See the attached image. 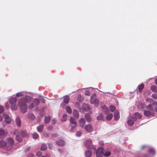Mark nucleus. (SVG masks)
Segmentation results:
<instances>
[{
	"label": "nucleus",
	"instance_id": "f257e3e1",
	"mask_svg": "<svg viewBox=\"0 0 157 157\" xmlns=\"http://www.w3.org/2000/svg\"><path fill=\"white\" fill-rule=\"evenodd\" d=\"M5 149L7 150H10L13 147L14 144L13 140L12 138H8L6 141Z\"/></svg>",
	"mask_w": 157,
	"mask_h": 157
},
{
	"label": "nucleus",
	"instance_id": "f03ea898",
	"mask_svg": "<svg viewBox=\"0 0 157 157\" xmlns=\"http://www.w3.org/2000/svg\"><path fill=\"white\" fill-rule=\"evenodd\" d=\"M18 105L20 107L21 111L23 113L26 112L27 109V106L26 103L22 102V100H19L18 102Z\"/></svg>",
	"mask_w": 157,
	"mask_h": 157
},
{
	"label": "nucleus",
	"instance_id": "7ed1b4c3",
	"mask_svg": "<svg viewBox=\"0 0 157 157\" xmlns=\"http://www.w3.org/2000/svg\"><path fill=\"white\" fill-rule=\"evenodd\" d=\"M96 94H93L90 99V103L91 104H94L95 106H98L99 105V100L96 98Z\"/></svg>",
	"mask_w": 157,
	"mask_h": 157
},
{
	"label": "nucleus",
	"instance_id": "20e7f679",
	"mask_svg": "<svg viewBox=\"0 0 157 157\" xmlns=\"http://www.w3.org/2000/svg\"><path fill=\"white\" fill-rule=\"evenodd\" d=\"M70 123L71 128V130L73 131L75 128L77 127V122L75 120L73 117H71L70 118Z\"/></svg>",
	"mask_w": 157,
	"mask_h": 157
},
{
	"label": "nucleus",
	"instance_id": "39448f33",
	"mask_svg": "<svg viewBox=\"0 0 157 157\" xmlns=\"http://www.w3.org/2000/svg\"><path fill=\"white\" fill-rule=\"evenodd\" d=\"M92 140L91 139L86 140L85 142V145L89 149H93L94 150H96L94 147L92 145Z\"/></svg>",
	"mask_w": 157,
	"mask_h": 157
},
{
	"label": "nucleus",
	"instance_id": "423d86ee",
	"mask_svg": "<svg viewBox=\"0 0 157 157\" xmlns=\"http://www.w3.org/2000/svg\"><path fill=\"white\" fill-rule=\"evenodd\" d=\"M104 152H105V150L103 149V147H101L98 148L96 152L97 157H101L103 155Z\"/></svg>",
	"mask_w": 157,
	"mask_h": 157
},
{
	"label": "nucleus",
	"instance_id": "0eeeda50",
	"mask_svg": "<svg viewBox=\"0 0 157 157\" xmlns=\"http://www.w3.org/2000/svg\"><path fill=\"white\" fill-rule=\"evenodd\" d=\"M129 119L127 121V123L129 126H132L133 125L134 121H136V118L134 117L130 116L128 118Z\"/></svg>",
	"mask_w": 157,
	"mask_h": 157
},
{
	"label": "nucleus",
	"instance_id": "6e6552de",
	"mask_svg": "<svg viewBox=\"0 0 157 157\" xmlns=\"http://www.w3.org/2000/svg\"><path fill=\"white\" fill-rule=\"evenodd\" d=\"M144 114L145 116L149 117L150 116H154L155 112L153 111H151L150 110H145L144 111Z\"/></svg>",
	"mask_w": 157,
	"mask_h": 157
},
{
	"label": "nucleus",
	"instance_id": "1a4fd4ad",
	"mask_svg": "<svg viewBox=\"0 0 157 157\" xmlns=\"http://www.w3.org/2000/svg\"><path fill=\"white\" fill-rule=\"evenodd\" d=\"M3 116L5 118V122L8 124H10L12 121L11 117L5 113H3Z\"/></svg>",
	"mask_w": 157,
	"mask_h": 157
},
{
	"label": "nucleus",
	"instance_id": "9d476101",
	"mask_svg": "<svg viewBox=\"0 0 157 157\" xmlns=\"http://www.w3.org/2000/svg\"><path fill=\"white\" fill-rule=\"evenodd\" d=\"M146 108L151 111H153L154 112V111H155L157 112V107H153L152 105L151 104H149L146 106Z\"/></svg>",
	"mask_w": 157,
	"mask_h": 157
},
{
	"label": "nucleus",
	"instance_id": "9b49d317",
	"mask_svg": "<svg viewBox=\"0 0 157 157\" xmlns=\"http://www.w3.org/2000/svg\"><path fill=\"white\" fill-rule=\"evenodd\" d=\"M20 100H22V102H24L26 104V103L29 102L31 101V98L29 96H26L25 98H22Z\"/></svg>",
	"mask_w": 157,
	"mask_h": 157
},
{
	"label": "nucleus",
	"instance_id": "f8f14e48",
	"mask_svg": "<svg viewBox=\"0 0 157 157\" xmlns=\"http://www.w3.org/2000/svg\"><path fill=\"white\" fill-rule=\"evenodd\" d=\"M85 130L88 132H90L92 131V127L91 125L90 124H88L86 125L85 127Z\"/></svg>",
	"mask_w": 157,
	"mask_h": 157
},
{
	"label": "nucleus",
	"instance_id": "ddd939ff",
	"mask_svg": "<svg viewBox=\"0 0 157 157\" xmlns=\"http://www.w3.org/2000/svg\"><path fill=\"white\" fill-rule=\"evenodd\" d=\"M85 123L86 121L85 119L84 118H82L79 121L80 126L82 127V128H83L84 125L85 124Z\"/></svg>",
	"mask_w": 157,
	"mask_h": 157
},
{
	"label": "nucleus",
	"instance_id": "4468645a",
	"mask_svg": "<svg viewBox=\"0 0 157 157\" xmlns=\"http://www.w3.org/2000/svg\"><path fill=\"white\" fill-rule=\"evenodd\" d=\"M85 117L88 122H90L91 120V118L90 117V115L88 113H86L85 115Z\"/></svg>",
	"mask_w": 157,
	"mask_h": 157
},
{
	"label": "nucleus",
	"instance_id": "2eb2a0df",
	"mask_svg": "<svg viewBox=\"0 0 157 157\" xmlns=\"http://www.w3.org/2000/svg\"><path fill=\"white\" fill-rule=\"evenodd\" d=\"M73 116L76 118H78L79 117V114L78 111L76 109H74L73 112Z\"/></svg>",
	"mask_w": 157,
	"mask_h": 157
},
{
	"label": "nucleus",
	"instance_id": "dca6fc26",
	"mask_svg": "<svg viewBox=\"0 0 157 157\" xmlns=\"http://www.w3.org/2000/svg\"><path fill=\"white\" fill-rule=\"evenodd\" d=\"M114 115L115 120H117L119 119V114L118 111H115L114 113Z\"/></svg>",
	"mask_w": 157,
	"mask_h": 157
},
{
	"label": "nucleus",
	"instance_id": "f3484780",
	"mask_svg": "<svg viewBox=\"0 0 157 157\" xmlns=\"http://www.w3.org/2000/svg\"><path fill=\"white\" fill-rule=\"evenodd\" d=\"M16 122L17 125L18 127H20L21 126V122L20 117H17L16 119Z\"/></svg>",
	"mask_w": 157,
	"mask_h": 157
},
{
	"label": "nucleus",
	"instance_id": "a211bd4d",
	"mask_svg": "<svg viewBox=\"0 0 157 157\" xmlns=\"http://www.w3.org/2000/svg\"><path fill=\"white\" fill-rule=\"evenodd\" d=\"M44 125H40L38 126L37 128V131L40 132H42L44 129Z\"/></svg>",
	"mask_w": 157,
	"mask_h": 157
},
{
	"label": "nucleus",
	"instance_id": "6ab92c4d",
	"mask_svg": "<svg viewBox=\"0 0 157 157\" xmlns=\"http://www.w3.org/2000/svg\"><path fill=\"white\" fill-rule=\"evenodd\" d=\"M56 144L59 146H63L64 144V142L62 140H59L56 142Z\"/></svg>",
	"mask_w": 157,
	"mask_h": 157
},
{
	"label": "nucleus",
	"instance_id": "aec40b11",
	"mask_svg": "<svg viewBox=\"0 0 157 157\" xmlns=\"http://www.w3.org/2000/svg\"><path fill=\"white\" fill-rule=\"evenodd\" d=\"M144 87V84L142 83L141 84L139 85L138 86V90L139 92L141 93L142 91V90L143 89Z\"/></svg>",
	"mask_w": 157,
	"mask_h": 157
},
{
	"label": "nucleus",
	"instance_id": "412c9836",
	"mask_svg": "<svg viewBox=\"0 0 157 157\" xmlns=\"http://www.w3.org/2000/svg\"><path fill=\"white\" fill-rule=\"evenodd\" d=\"M17 99L16 98H12L10 99L9 103L11 104H13L16 102Z\"/></svg>",
	"mask_w": 157,
	"mask_h": 157
},
{
	"label": "nucleus",
	"instance_id": "4be33fe9",
	"mask_svg": "<svg viewBox=\"0 0 157 157\" xmlns=\"http://www.w3.org/2000/svg\"><path fill=\"white\" fill-rule=\"evenodd\" d=\"M6 141L2 140L0 141V147H4L6 148Z\"/></svg>",
	"mask_w": 157,
	"mask_h": 157
},
{
	"label": "nucleus",
	"instance_id": "5701e85b",
	"mask_svg": "<svg viewBox=\"0 0 157 157\" xmlns=\"http://www.w3.org/2000/svg\"><path fill=\"white\" fill-rule=\"evenodd\" d=\"M70 100V98L68 96H66L63 98V101L66 104H67Z\"/></svg>",
	"mask_w": 157,
	"mask_h": 157
},
{
	"label": "nucleus",
	"instance_id": "b1692460",
	"mask_svg": "<svg viewBox=\"0 0 157 157\" xmlns=\"http://www.w3.org/2000/svg\"><path fill=\"white\" fill-rule=\"evenodd\" d=\"M102 108L103 109V111L105 114H107L109 113V109L105 105H104L102 106Z\"/></svg>",
	"mask_w": 157,
	"mask_h": 157
},
{
	"label": "nucleus",
	"instance_id": "393cba45",
	"mask_svg": "<svg viewBox=\"0 0 157 157\" xmlns=\"http://www.w3.org/2000/svg\"><path fill=\"white\" fill-rule=\"evenodd\" d=\"M113 117V114L112 113H110L106 116V119L108 121H109Z\"/></svg>",
	"mask_w": 157,
	"mask_h": 157
},
{
	"label": "nucleus",
	"instance_id": "a878e982",
	"mask_svg": "<svg viewBox=\"0 0 157 157\" xmlns=\"http://www.w3.org/2000/svg\"><path fill=\"white\" fill-rule=\"evenodd\" d=\"M50 117L49 116H45L44 118V123L45 124L48 123L50 121Z\"/></svg>",
	"mask_w": 157,
	"mask_h": 157
},
{
	"label": "nucleus",
	"instance_id": "bb28decb",
	"mask_svg": "<svg viewBox=\"0 0 157 157\" xmlns=\"http://www.w3.org/2000/svg\"><path fill=\"white\" fill-rule=\"evenodd\" d=\"M7 133L2 128H0V136H2L6 135Z\"/></svg>",
	"mask_w": 157,
	"mask_h": 157
},
{
	"label": "nucleus",
	"instance_id": "cd10ccee",
	"mask_svg": "<svg viewBox=\"0 0 157 157\" xmlns=\"http://www.w3.org/2000/svg\"><path fill=\"white\" fill-rule=\"evenodd\" d=\"M151 90L154 92H157V87L155 86L152 85L151 87Z\"/></svg>",
	"mask_w": 157,
	"mask_h": 157
},
{
	"label": "nucleus",
	"instance_id": "c85d7f7f",
	"mask_svg": "<svg viewBox=\"0 0 157 157\" xmlns=\"http://www.w3.org/2000/svg\"><path fill=\"white\" fill-rule=\"evenodd\" d=\"M40 102V101L39 99L37 98H35L33 102V103H34L35 105L36 106H37L39 104Z\"/></svg>",
	"mask_w": 157,
	"mask_h": 157
},
{
	"label": "nucleus",
	"instance_id": "c756f323",
	"mask_svg": "<svg viewBox=\"0 0 157 157\" xmlns=\"http://www.w3.org/2000/svg\"><path fill=\"white\" fill-rule=\"evenodd\" d=\"M85 155L86 157H90L92 155V153L90 151H86Z\"/></svg>",
	"mask_w": 157,
	"mask_h": 157
},
{
	"label": "nucleus",
	"instance_id": "7c9ffc66",
	"mask_svg": "<svg viewBox=\"0 0 157 157\" xmlns=\"http://www.w3.org/2000/svg\"><path fill=\"white\" fill-rule=\"evenodd\" d=\"M111 155V153L109 151H106L105 150V152L103 153V155L105 157H108Z\"/></svg>",
	"mask_w": 157,
	"mask_h": 157
},
{
	"label": "nucleus",
	"instance_id": "2f4dec72",
	"mask_svg": "<svg viewBox=\"0 0 157 157\" xmlns=\"http://www.w3.org/2000/svg\"><path fill=\"white\" fill-rule=\"evenodd\" d=\"M47 148V146L45 144H43L41 148V150L42 151L45 150Z\"/></svg>",
	"mask_w": 157,
	"mask_h": 157
},
{
	"label": "nucleus",
	"instance_id": "473e14b6",
	"mask_svg": "<svg viewBox=\"0 0 157 157\" xmlns=\"http://www.w3.org/2000/svg\"><path fill=\"white\" fill-rule=\"evenodd\" d=\"M21 136L23 137H25L27 136V133L25 131H22L20 133Z\"/></svg>",
	"mask_w": 157,
	"mask_h": 157
},
{
	"label": "nucleus",
	"instance_id": "72a5a7b5",
	"mask_svg": "<svg viewBox=\"0 0 157 157\" xmlns=\"http://www.w3.org/2000/svg\"><path fill=\"white\" fill-rule=\"evenodd\" d=\"M28 117L30 119H33L35 118V116L32 113H29L28 114Z\"/></svg>",
	"mask_w": 157,
	"mask_h": 157
},
{
	"label": "nucleus",
	"instance_id": "f704fd0d",
	"mask_svg": "<svg viewBox=\"0 0 157 157\" xmlns=\"http://www.w3.org/2000/svg\"><path fill=\"white\" fill-rule=\"evenodd\" d=\"M66 110L67 112L69 114H71V113L72 110L70 106H67L66 107Z\"/></svg>",
	"mask_w": 157,
	"mask_h": 157
},
{
	"label": "nucleus",
	"instance_id": "c9c22d12",
	"mask_svg": "<svg viewBox=\"0 0 157 157\" xmlns=\"http://www.w3.org/2000/svg\"><path fill=\"white\" fill-rule=\"evenodd\" d=\"M83 107L84 108V109L86 111H87L90 108L89 106L88 105L86 104H84L83 105Z\"/></svg>",
	"mask_w": 157,
	"mask_h": 157
},
{
	"label": "nucleus",
	"instance_id": "e433bc0d",
	"mask_svg": "<svg viewBox=\"0 0 157 157\" xmlns=\"http://www.w3.org/2000/svg\"><path fill=\"white\" fill-rule=\"evenodd\" d=\"M103 118V114L102 113H100L99 115L97 117V119L98 120H102Z\"/></svg>",
	"mask_w": 157,
	"mask_h": 157
},
{
	"label": "nucleus",
	"instance_id": "4c0bfd02",
	"mask_svg": "<svg viewBox=\"0 0 157 157\" xmlns=\"http://www.w3.org/2000/svg\"><path fill=\"white\" fill-rule=\"evenodd\" d=\"M134 115L137 117L141 119L142 118V116L138 112H136L134 113Z\"/></svg>",
	"mask_w": 157,
	"mask_h": 157
},
{
	"label": "nucleus",
	"instance_id": "58836bf2",
	"mask_svg": "<svg viewBox=\"0 0 157 157\" xmlns=\"http://www.w3.org/2000/svg\"><path fill=\"white\" fill-rule=\"evenodd\" d=\"M16 140L18 141V142H20L22 141V139L20 136L17 135L16 136Z\"/></svg>",
	"mask_w": 157,
	"mask_h": 157
},
{
	"label": "nucleus",
	"instance_id": "ea45409f",
	"mask_svg": "<svg viewBox=\"0 0 157 157\" xmlns=\"http://www.w3.org/2000/svg\"><path fill=\"white\" fill-rule=\"evenodd\" d=\"M33 136L34 139H36L38 137L39 135L37 133L34 132L33 135Z\"/></svg>",
	"mask_w": 157,
	"mask_h": 157
},
{
	"label": "nucleus",
	"instance_id": "a19ab883",
	"mask_svg": "<svg viewBox=\"0 0 157 157\" xmlns=\"http://www.w3.org/2000/svg\"><path fill=\"white\" fill-rule=\"evenodd\" d=\"M109 109L111 112H113L115 109V107L113 105H111L109 106Z\"/></svg>",
	"mask_w": 157,
	"mask_h": 157
},
{
	"label": "nucleus",
	"instance_id": "79ce46f5",
	"mask_svg": "<svg viewBox=\"0 0 157 157\" xmlns=\"http://www.w3.org/2000/svg\"><path fill=\"white\" fill-rule=\"evenodd\" d=\"M36 106V105H35L34 104V103L33 102L29 106V108L30 109H31L33 108L34 107Z\"/></svg>",
	"mask_w": 157,
	"mask_h": 157
},
{
	"label": "nucleus",
	"instance_id": "37998d69",
	"mask_svg": "<svg viewBox=\"0 0 157 157\" xmlns=\"http://www.w3.org/2000/svg\"><path fill=\"white\" fill-rule=\"evenodd\" d=\"M149 152L153 153V154H155V150L152 148H151L149 150Z\"/></svg>",
	"mask_w": 157,
	"mask_h": 157
},
{
	"label": "nucleus",
	"instance_id": "c03bdc74",
	"mask_svg": "<svg viewBox=\"0 0 157 157\" xmlns=\"http://www.w3.org/2000/svg\"><path fill=\"white\" fill-rule=\"evenodd\" d=\"M16 96L17 97H21L23 96L22 92L18 93L16 94Z\"/></svg>",
	"mask_w": 157,
	"mask_h": 157
},
{
	"label": "nucleus",
	"instance_id": "a18cd8bd",
	"mask_svg": "<svg viewBox=\"0 0 157 157\" xmlns=\"http://www.w3.org/2000/svg\"><path fill=\"white\" fill-rule=\"evenodd\" d=\"M152 97L155 99H157V94H153L152 95Z\"/></svg>",
	"mask_w": 157,
	"mask_h": 157
},
{
	"label": "nucleus",
	"instance_id": "49530a36",
	"mask_svg": "<svg viewBox=\"0 0 157 157\" xmlns=\"http://www.w3.org/2000/svg\"><path fill=\"white\" fill-rule=\"evenodd\" d=\"M67 117V115L66 114H64L63 115L62 120L65 121L66 120Z\"/></svg>",
	"mask_w": 157,
	"mask_h": 157
},
{
	"label": "nucleus",
	"instance_id": "de8ad7c7",
	"mask_svg": "<svg viewBox=\"0 0 157 157\" xmlns=\"http://www.w3.org/2000/svg\"><path fill=\"white\" fill-rule=\"evenodd\" d=\"M4 110V109L3 106H0V113H2Z\"/></svg>",
	"mask_w": 157,
	"mask_h": 157
},
{
	"label": "nucleus",
	"instance_id": "09e8293b",
	"mask_svg": "<svg viewBox=\"0 0 157 157\" xmlns=\"http://www.w3.org/2000/svg\"><path fill=\"white\" fill-rule=\"evenodd\" d=\"M17 108L16 105H12L11 106V109L13 110H16Z\"/></svg>",
	"mask_w": 157,
	"mask_h": 157
},
{
	"label": "nucleus",
	"instance_id": "8fccbe9b",
	"mask_svg": "<svg viewBox=\"0 0 157 157\" xmlns=\"http://www.w3.org/2000/svg\"><path fill=\"white\" fill-rule=\"evenodd\" d=\"M53 129V127L51 125H49L47 127V129L49 130H52Z\"/></svg>",
	"mask_w": 157,
	"mask_h": 157
},
{
	"label": "nucleus",
	"instance_id": "3c124183",
	"mask_svg": "<svg viewBox=\"0 0 157 157\" xmlns=\"http://www.w3.org/2000/svg\"><path fill=\"white\" fill-rule=\"evenodd\" d=\"M82 134V133L80 132H78L76 134V135L77 136H80Z\"/></svg>",
	"mask_w": 157,
	"mask_h": 157
},
{
	"label": "nucleus",
	"instance_id": "603ef678",
	"mask_svg": "<svg viewBox=\"0 0 157 157\" xmlns=\"http://www.w3.org/2000/svg\"><path fill=\"white\" fill-rule=\"evenodd\" d=\"M146 101L147 102L148 101L149 102H151L153 101V100L150 98H148L146 99Z\"/></svg>",
	"mask_w": 157,
	"mask_h": 157
},
{
	"label": "nucleus",
	"instance_id": "864d4df0",
	"mask_svg": "<svg viewBox=\"0 0 157 157\" xmlns=\"http://www.w3.org/2000/svg\"><path fill=\"white\" fill-rule=\"evenodd\" d=\"M85 94L87 95H89L90 94V93L88 90H86L85 92Z\"/></svg>",
	"mask_w": 157,
	"mask_h": 157
},
{
	"label": "nucleus",
	"instance_id": "5fc2aeb1",
	"mask_svg": "<svg viewBox=\"0 0 157 157\" xmlns=\"http://www.w3.org/2000/svg\"><path fill=\"white\" fill-rule=\"evenodd\" d=\"M41 155L42 153L40 152H38L36 153V155L38 157L40 156Z\"/></svg>",
	"mask_w": 157,
	"mask_h": 157
},
{
	"label": "nucleus",
	"instance_id": "6e6d98bb",
	"mask_svg": "<svg viewBox=\"0 0 157 157\" xmlns=\"http://www.w3.org/2000/svg\"><path fill=\"white\" fill-rule=\"evenodd\" d=\"M75 105L76 107H79V103L78 102H76L75 103Z\"/></svg>",
	"mask_w": 157,
	"mask_h": 157
},
{
	"label": "nucleus",
	"instance_id": "4d7b16f0",
	"mask_svg": "<svg viewBox=\"0 0 157 157\" xmlns=\"http://www.w3.org/2000/svg\"><path fill=\"white\" fill-rule=\"evenodd\" d=\"M146 147V146H145V145H143L141 147H140V149L141 150H143V149H144Z\"/></svg>",
	"mask_w": 157,
	"mask_h": 157
},
{
	"label": "nucleus",
	"instance_id": "13d9d810",
	"mask_svg": "<svg viewBox=\"0 0 157 157\" xmlns=\"http://www.w3.org/2000/svg\"><path fill=\"white\" fill-rule=\"evenodd\" d=\"M18 132V131L17 130H16L14 132V134L15 135L17 134Z\"/></svg>",
	"mask_w": 157,
	"mask_h": 157
},
{
	"label": "nucleus",
	"instance_id": "bf43d9fd",
	"mask_svg": "<svg viewBox=\"0 0 157 157\" xmlns=\"http://www.w3.org/2000/svg\"><path fill=\"white\" fill-rule=\"evenodd\" d=\"M58 151L60 153H61L63 152V150L59 148L58 149Z\"/></svg>",
	"mask_w": 157,
	"mask_h": 157
},
{
	"label": "nucleus",
	"instance_id": "052dcab7",
	"mask_svg": "<svg viewBox=\"0 0 157 157\" xmlns=\"http://www.w3.org/2000/svg\"><path fill=\"white\" fill-rule=\"evenodd\" d=\"M30 147H28L26 148L27 149V151H29L30 149Z\"/></svg>",
	"mask_w": 157,
	"mask_h": 157
},
{
	"label": "nucleus",
	"instance_id": "680f3d73",
	"mask_svg": "<svg viewBox=\"0 0 157 157\" xmlns=\"http://www.w3.org/2000/svg\"><path fill=\"white\" fill-rule=\"evenodd\" d=\"M3 120V118L2 117L0 116V121H2Z\"/></svg>",
	"mask_w": 157,
	"mask_h": 157
},
{
	"label": "nucleus",
	"instance_id": "e2e57ef3",
	"mask_svg": "<svg viewBox=\"0 0 157 157\" xmlns=\"http://www.w3.org/2000/svg\"><path fill=\"white\" fill-rule=\"evenodd\" d=\"M55 121L53 120H52V123L53 124H54L55 123Z\"/></svg>",
	"mask_w": 157,
	"mask_h": 157
},
{
	"label": "nucleus",
	"instance_id": "0e129e2a",
	"mask_svg": "<svg viewBox=\"0 0 157 157\" xmlns=\"http://www.w3.org/2000/svg\"><path fill=\"white\" fill-rule=\"evenodd\" d=\"M155 84L156 85H157V79H155Z\"/></svg>",
	"mask_w": 157,
	"mask_h": 157
},
{
	"label": "nucleus",
	"instance_id": "69168bd1",
	"mask_svg": "<svg viewBox=\"0 0 157 157\" xmlns=\"http://www.w3.org/2000/svg\"><path fill=\"white\" fill-rule=\"evenodd\" d=\"M45 100L44 99H43L42 100V102H45Z\"/></svg>",
	"mask_w": 157,
	"mask_h": 157
},
{
	"label": "nucleus",
	"instance_id": "338daca9",
	"mask_svg": "<svg viewBox=\"0 0 157 157\" xmlns=\"http://www.w3.org/2000/svg\"><path fill=\"white\" fill-rule=\"evenodd\" d=\"M155 104V103L154 102L152 103V105H154Z\"/></svg>",
	"mask_w": 157,
	"mask_h": 157
},
{
	"label": "nucleus",
	"instance_id": "774afa93",
	"mask_svg": "<svg viewBox=\"0 0 157 157\" xmlns=\"http://www.w3.org/2000/svg\"><path fill=\"white\" fill-rule=\"evenodd\" d=\"M155 104H156V105L157 106V101L156 102Z\"/></svg>",
	"mask_w": 157,
	"mask_h": 157
}]
</instances>
